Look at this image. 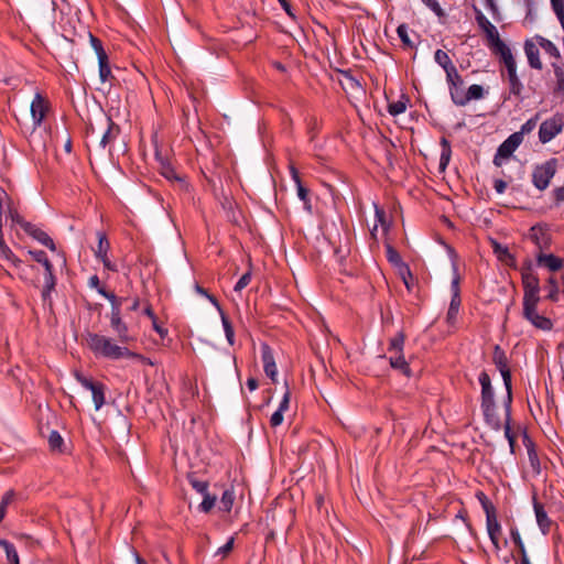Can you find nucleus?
Instances as JSON below:
<instances>
[{
  "label": "nucleus",
  "mask_w": 564,
  "mask_h": 564,
  "mask_svg": "<svg viewBox=\"0 0 564 564\" xmlns=\"http://www.w3.org/2000/svg\"><path fill=\"white\" fill-rule=\"evenodd\" d=\"M87 345L96 356L108 359H133L140 357L139 354L129 350L127 347L115 344L111 338L96 333L87 335Z\"/></svg>",
  "instance_id": "nucleus-1"
},
{
  "label": "nucleus",
  "mask_w": 564,
  "mask_h": 564,
  "mask_svg": "<svg viewBox=\"0 0 564 564\" xmlns=\"http://www.w3.org/2000/svg\"><path fill=\"white\" fill-rule=\"evenodd\" d=\"M234 542H235V538H234V536H231V538L226 542V544H225V545H223L221 547H219V549L217 550L216 554H217V555H221V556H224V557H225V556H227V555L231 552V550H232V547H234Z\"/></svg>",
  "instance_id": "nucleus-63"
},
{
  "label": "nucleus",
  "mask_w": 564,
  "mask_h": 564,
  "mask_svg": "<svg viewBox=\"0 0 564 564\" xmlns=\"http://www.w3.org/2000/svg\"><path fill=\"white\" fill-rule=\"evenodd\" d=\"M261 360L265 375L271 379L273 383H278V368L273 351L271 347L265 343L261 345Z\"/></svg>",
  "instance_id": "nucleus-15"
},
{
  "label": "nucleus",
  "mask_w": 564,
  "mask_h": 564,
  "mask_svg": "<svg viewBox=\"0 0 564 564\" xmlns=\"http://www.w3.org/2000/svg\"><path fill=\"white\" fill-rule=\"evenodd\" d=\"M251 281V273L250 272H246L245 274L241 275V278L237 281L234 290L236 292H240L242 291Z\"/></svg>",
  "instance_id": "nucleus-60"
},
{
  "label": "nucleus",
  "mask_w": 564,
  "mask_h": 564,
  "mask_svg": "<svg viewBox=\"0 0 564 564\" xmlns=\"http://www.w3.org/2000/svg\"><path fill=\"white\" fill-rule=\"evenodd\" d=\"M386 254H387V259L390 263L398 265L399 268H401L402 264H405L402 261V258H401L400 253L398 252V250L394 247H392L391 245H387Z\"/></svg>",
  "instance_id": "nucleus-43"
},
{
  "label": "nucleus",
  "mask_w": 564,
  "mask_h": 564,
  "mask_svg": "<svg viewBox=\"0 0 564 564\" xmlns=\"http://www.w3.org/2000/svg\"><path fill=\"white\" fill-rule=\"evenodd\" d=\"M195 291L198 294L206 296L210 301V303L217 308V311H220L221 306L218 300L214 295L209 294L206 289L202 288L199 284H195Z\"/></svg>",
  "instance_id": "nucleus-55"
},
{
  "label": "nucleus",
  "mask_w": 564,
  "mask_h": 564,
  "mask_svg": "<svg viewBox=\"0 0 564 564\" xmlns=\"http://www.w3.org/2000/svg\"><path fill=\"white\" fill-rule=\"evenodd\" d=\"M89 41H90L91 47L94 48L98 59L102 61L104 58H106L108 56L102 46V42L98 37L93 35L91 33H89Z\"/></svg>",
  "instance_id": "nucleus-44"
},
{
  "label": "nucleus",
  "mask_w": 564,
  "mask_h": 564,
  "mask_svg": "<svg viewBox=\"0 0 564 564\" xmlns=\"http://www.w3.org/2000/svg\"><path fill=\"white\" fill-rule=\"evenodd\" d=\"M522 143L521 133H512L509 135L497 149V153L494 158V164L496 166H501L502 159H508L512 155V153L517 150V148Z\"/></svg>",
  "instance_id": "nucleus-10"
},
{
  "label": "nucleus",
  "mask_w": 564,
  "mask_h": 564,
  "mask_svg": "<svg viewBox=\"0 0 564 564\" xmlns=\"http://www.w3.org/2000/svg\"><path fill=\"white\" fill-rule=\"evenodd\" d=\"M552 67L556 78V85L553 93L557 96L564 95V64L562 61L552 62Z\"/></svg>",
  "instance_id": "nucleus-29"
},
{
  "label": "nucleus",
  "mask_w": 564,
  "mask_h": 564,
  "mask_svg": "<svg viewBox=\"0 0 564 564\" xmlns=\"http://www.w3.org/2000/svg\"><path fill=\"white\" fill-rule=\"evenodd\" d=\"M502 405H503V409H505V422L502 423V426L505 429V436H506L507 440H509V437H514L516 436L512 433L511 426H510L512 404H510V408H507V405L505 403V399H503L502 400Z\"/></svg>",
  "instance_id": "nucleus-40"
},
{
  "label": "nucleus",
  "mask_w": 564,
  "mask_h": 564,
  "mask_svg": "<svg viewBox=\"0 0 564 564\" xmlns=\"http://www.w3.org/2000/svg\"><path fill=\"white\" fill-rule=\"evenodd\" d=\"M524 52L528 57L530 67L536 70H541L543 68V64L540 59L539 48L532 40H527L524 42Z\"/></svg>",
  "instance_id": "nucleus-20"
},
{
  "label": "nucleus",
  "mask_w": 564,
  "mask_h": 564,
  "mask_svg": "<svg viewBox=\"0 0 564 564\" xmlns=\"http://www.w3.org/2000/svg\"><path fill=\"white\" fill-rule=\"evenodd\" d=\"M534 40H535L536 44L545 52V54H547L550 57L554 58L553 62L562 61L560 50L556 47V45L552 41L543 37L542 35H535Z\"/></svg>",
  "instance_id": "nucleus-25"
},
{
  "label": "nucleus",
  "mask_w": 564,
  "mask_h": 564,
  "mask_svg": "<svg viewBox=\"0 0 564 564\" xmlns=\"http://www.w3.org/2000/svg\"><path fill=\"white\" fill-rule=\"evenodd\" d=\"M492 362L496 366V368L499 370V372L501 373V377L503 379V383L506 387V397L503 399H505V403H506L507 408H510V404H512V400H513L512 376H511V371L509 368V359H508L505 350L499 345H496L494 347Z\"/></svg>",
  "instance_id": "nucleus-4"
},
{
  "label": "nucleus",
  "mask_w": 564,
  "mask_h": 564,
  "mask_svg": "<svg viewBox=\"0 0 564 564\" xmlns=\"http://www.w3.org/2000/svg\"><path fill=\"white\" fill-rule=\"evenodd\" d=\"M528 456H529V460H530L532 468L539 473L540 471V460H539V457H538V454H536V451L534 447H532V448L529 447Z\"/></svg>",
  "instance_id": "nucleus-61"
},
{
  "label": "nucleus",
  "mask_w": 564,
  "mask_h": 564,
  "mask_svg": "<svg viewBox=\"0 0 564 564\" xmlns=\"http://www.w3.org/2000/svg\"><path fill=\"white\" fill-rule=\"evenodd\" d=\"M8 213H9V217H10L12 224H17V225L21 226V228H23V229H24V225L29 224L28 221H25L23 219V217L14 208L9 207Z\"/></svg>",
  "instance_id": "nucleus-58"
},
{
  "label": "nucleus",
  "mask_w": 564,
  "mask_h": 564,
  "mask_svg": "<svg viewBox=\"0 0 564 564\" xmlns=\"http://www.w3.org/2000/svg\"><path fill=\"white\" fill-rule=\"evenodd\" d=\"M64 440L57 431H52L48 436V446L51 451H61Z\"/></svg>",
  "instance_id": "nucleus-46"
},
{
  "label": "nucleus",
  "mask_w": 564,
  "mask_h": 564,
  "mask_svg": "<svg viewBox=\"0 0 564 564\" xmlns=\"http://www.w3.org/2000/svg\"><path fill=\"white\" fill-rule=\"evenodd\" d=\"M547 286L549 294L546 295V299H549L552 302H556L558 299V285L556 279L553 276L549 278Z\"/></svg>",
  "instance_id": "nucleus-48"
},
{
  "label": "nucleus",
  "mask_w": 564,
  "mask_h": 564,
  "mask_svg": "<svg viewBox=\"0 0 564 564\" xmlns=\"http://www.w3.org/2000/svg\"><path fill=\"white\" fill-rule=\"evenodd\" d=\"M161 173L167 180H175V181H178V182H183V178L180 177L176 174L175 170L172 166H170L169 164H166V165L163 164L162 165V172Z\"/></svg>",
  "instance_id": "nucleus-57"
},
{
  "label": "nucleus",
  "mask_w": 564,
  "mask_h": 564,
  "mask_svg": "<svg viewBox=\"0 0 564 564\" xmlns=\"http://www.w3.org/2000/svg\"><path fill=\"white\" fill-rule=\"evenodd\" d=\"M188 481L192 487L199 494L205 495L208 492V482L205 480H199L195 477L189 476Z\"/></svg>",
  "instance_id": "nucleus-49"
},
{
  "label": "nucleus",
  "mask_w": 564,
  "mask_h": 564,
  "mask_svg": "<svg viewBox=\"0 0 564 564\" xmlns=\"http://www.w3.org/2000/svg\"><path fill=\"white\" fill-rule=\"evenodd\" d=\"M536 263L540 267H545L552 272H556L562 269L563 260L553 253L539 252L536 254Z\"/></svg>",
  "instance_id": "nucleus-19"
},
{
  "label": "nucleus",
  "mask_w": 564,
  "mask_h": 564,
  "mask_svg": "<svg viewBox=\"0 0 564 564\" xmlns=\"http://www.w3.org/2000/svg\"><path fill=\"white\" fill-rule=\"evenodd\" d=\"M15 497L17 494L13 489L6 491L4 495L2 496L0 502V523L3 521L7 514L8 507L14 502Z\"/></svg>",
  "instance_id": "nucleus-36"
},
{
  "label": "nucleus",
  "mask_w": 564,
  "mask_h": 564,
  "mask_svg": "<svg viewBox=\"0 0 564 564\" xmlns=\"http://www.w3.org/2000/svg\"><path fill=\"white\" fill-rule=\"evenodd\" d=\"M410 102V99L408 96L402 95L401 98L398 101L390 102L388 105V112L391 116H398L403 113L406 110L408 104Z\"/></svg>",
  "instance_id": "nucleus-35"
},
{
  "label": "nucleus",
  "mask_w": 564,
  "mask_h": 564,
  "mask_svg": "<svg viewBox=\"0 0 564 564\" xmlns=\"http://www.w3.org/2000/svg\"><path fill=\"white\" fill-rule=\"evenodd\" d=\"M539 115L536 113L533 118L529 119L527 122H524L517 133H521V138L523 139L524 134L530 133L534 130L536 123H538Z\"/></svg>",
  "instance_id": "nucleus-53"
},
{
  "label": "nucleus",
  "mask_w": 564,
  "mask_h": 564,
  "mask_svg": "<svg viewBox=\"0 0 564 564\" xmlns=\"http://www.w3.org/2000/svg\"><path fill=\"white\" fill-rule=\"evenodd\" d=\"M0 547L6 552L9 564H20L19 555L13 543L8 540L0 539Z\"/></svg>",
  "instance_id": "nucleus-34"
},
{
  "label": "nucleus",
  "mask_w": 564,
  "mask_h": 564,
  "mask_svg": "<svg viewBox=\"0 0 564 564\" xmlns=\"http://www.w3.org/2000/svg\"><path fill=\"white\" fill-rule=\"evenodd\" d=\"M289 171L291 178L296 187L297 197L303 202L304 209L312 213L311 191L303 180V174L296 169L292 160L289 161Z\"/></svg>",
  "instance_id": "nucleus-5"
},
{
  "label": "nucleus",
  "mask_w": 564,
  "mask_h": 564,
  "mask_svg": "<svg viewBox=\"0 0 564 564\" xmlns=\"http://www.w3.org/2000/svg\"><path fill=\"white\" fill-rule=\"evenodd\" d=\"M203 496H204V499H203L199 508L203 512H209L212 510V508L215 506L216 497L210 496L208 492Z\"/></svg>",
  "instance_id": "nucleus-54"
},
{
  "label": "nucleus",
  "mask_w": 564,
  "mask_h": 564,
  "mask_svg": "<svg viewBox=\"0 0 564 564\" xmlns=\"http://www.w3.org/2000/svg\"><path fill=\"white\" fill-rule=\"evenodd\" d=\"M485 97V89L482 86L474 84L468 87L467 91L464 94H457L456 91L453 94V102L456 106H466L471 100H478Z\"/></svg>",
  "instance_id": "nucleus-16"
},
{
  "label": "nucleus",
  "mask_w": 564,
  "mask_h": 564,
  "mask_svg": "<svg viewBox=\"0 0 564 564\" xmlns=\"http://www.w3.org/2000/svg\"><path fill=\"white\" fill-rule=\"evenodd\" d=\"M56 278L54 273L44 274V288L42 290V299L44 302L51 299V292L55 289Z\"/></svg>",
  "instance_id": "nucleus-38"
},
{
  "label": "nucleus",
  "mask_w": 564,
  "mask_h": 564,
  "mask_svg": "<svg viewBox=\"0 0 564 564\" xmlns=\"http://www.w3.org/2000/svg\"><path fill=\"white\" fill-rule=\"evenodd\" d=\"M435 62L444 69L446 76L456 69L451 57L443 50H437L434 54Z\"/></svg>",
  "instance_id": "nucleus-33"
},
{
  "label": "nucleus",
  "mask_w": 564,
  "mask_h": 564,
  "mask_svg": "<svg viewBox=\"0 0 564 564\" xmlns=\"http://www.w3.org/2000/svg\"><path fill=\"white\" fill-rule=\"evenodd\" d=\"M529 239L536 246L539 252L549 250L552 243V235L546 225L538 224L530 228Z\"/></svg>",
  "instance_id": "nucleus-9"
},
{
  "label": "nucleus",
  "mask_w": 564,
  "mask_h": 564,
  "mask_svg": "<svg viewBox=\"0 0 564 564\" xmlns=\"http://www.w3.org/2000/svg\"><path fill=\"white\" fill-rule=\"evenodd\" d=\"M556 173V159H550L544 164L536 165L532 173L533 185L544 191L550 185L551 180Z\"/></svg>",
  "instance_id": "nucleus-6"
},
{
  "label": "nucleus",
  "mask_w": 564,
  "mask_h": 564,
  "mask_svg": "<svg viewBox=\"0 0 564 564\" xmlns=\"http://www.w3.org/2000/svg\"><path fill=\"white\" fill-rule=\"evenodd\" d=\"M405 338V333L400 330L395 336L389 339L388 351L391 354L393 352V355L389 357V364L391 368L399 370L402 375L410 378L412 376V370L403 354Z\"/></svg>",
  "instance_id": "nucleus-3"
},
{
  "label": "nucleus",
  "mask_w": 564,
  "mask_h": 564,
  "mask_svg": "<svg viewBox=\"0 0 564 564\" xmlns=\"http://www.w3.org/2000/svg\"><path fill=\"white\" fill-rule=\"evenodd\" d=\"M110 326L116 332L121 343H128L131 339L129 336L128 326L122 321L121 316H110Z\"/></svg>",
  "instance_id": "nucleus-27"
},
{
  "label": "nucleus",
  "mask_w": 564,
  "mask_h": 564,
  "mask_svg": "<svg viewBox=\"0 0 564 564\" xmlns=\"http://www.w3.org/2000/svg\"><path fill=\"white\" fill-rule=\"evenodd\" d=\"M564 128V113L556 112L551 118L544 120L539 129V140L547 143L554 139Z\"/></svg>",
  "instance_id": "nucleus-7"
},
{
  "label": "nucleus",
  "mask_w": 564,
  "mask_h": 564,
  "mask_svg": "<svg viewBox=\"0 0 564 564\" xmlns=\"http://www.w3.org/2000/svg\"><path fill=\"white\" fill-rule=\"evenodd\" d=\"M488 45L492 53L496 55L507 47V44L500 39V35H497L496 37L488 41Z\"/></svg>",
  "instance_id": "nucleus-52"
},
{
  "label": "nucleus",
  "mask_w": 564,
  "mask_h": 564,
  "mask_svg": "<svg viewBox=\"0 0 564 564\" xmlns=\"http://www.w3.org/2000/svg\"><path fill=\"white\" fill-rule=\"evenodd\" d=\"M88 285H89V288L95 289L100 295H101L102 291H107L105 289V286H102L100 284V280H99L98 275H96V274H94L89 278Z\"/></svg>",
  "instance_id": "nucleus-64"
},
{
  "label": "nucleus",
  "mask_w": 564,
  "mask_h": 564,
  "mask_svg": "<svg viewBox=\"0 0 564 564\" xmlns=\"http://www.w3.org/2000/svg\"><path fill=\"white\" fill-rule=\"evenodd\" d=\"M99 66V79L102 85H108V87H112L117 83V78L112 75L111 68L109 65L108 56L106 58L98 59Z\"/></svg>",
  "instance_id": "nucleus-24"
},
{
  "label": "nucleus",
  "mask_w": 564,
  "mask_h": 564,
  "mask_svg": "<svg viewBox=\"0 0 564 564\" xmlns=\"http://www.w3.org/2000/svg\"><path fill=\"white\" fill-rule=\"evenodd\" d=\"M441 144H442L443 149H442L441 159H440V167H441V170H445V167L449 163L452 151H451L449 142L445 138H442Z\"/></svg>",
  "instance_id": "nucleus-39"
},
{
  "label": "nucleus",
  "mask_w": 564,
  "mask_h": 564,
  "mask_svg": "<svg viewBox=\"0 0 564 564\" xmlns=\"http://www.w3.org/2000/svg\"><path fill=\"white\" fill-rule=\"evenodd\" d=\"M422 2L429 7L438 18H444L445 12L437 2V0H422Z\"/></svg>",
  "instance_id": "nucleus-56"
},
{
  "label": "nucleus",
  "mask_w": 564,
  "mask_h": 564,
  "mask_svg": "<svg viewBox=\"0 0 564 564\" xmlns=\"http://www.w3.org/2000/svg\"><path fill=\"white\" fill-rule=\"evenodd\" d=\"M552 9L564 28V0H551Z\"/></svg>",
  "instance_id": "nucleus-51"
},
{
  "label": "nucleus",
  "mask_w": 564,
  "mask_h": 564,
  "mask_svg": "<svg viewBox=\"0 0 564 564\" xmlns=\"http://www.w3.org/2000/svg\"><path fill=\"white\" fill-rule=\"evenodd\" d=\"M523 291H540V280L533 272V264L527 259L520 268Z\"/></svg>",
  "instance_id": "nucleus-12"
},
{
  "label": "nucleus",
  "mask_w": 564,
  "mask_h": 564,
  "mask_svg": "<svg viewBox=\"0 0 564 564\" xmlns=\"http://www.w3.org/2000/svg\"><path fill=\"white\" fill-rule=\"evenodd\" d=\"M540 291H523V313L530 314L531 311L536 310L540 302Z\"/></svg>",
  "instance_id": "nucleus-31"
},
{
  "label": "nucleus",
  "mask_w": 564,
  "mask_h": 564,
  "mask_svg": "<svg viewBox=\"0 0 564 564\" xmlns=\"http://www.w3.org/2000/svg\"><path fill=\"white\" fill-rule=\"evenodd\" d=\"M492 247L499 261L503 262L508 267L516 268V258L509 252L508 247L501 246L497 241H494Z\"/></svg>",
  "instance_id": "nucleus-28"
},
{
  "label": "nucleus",
  "mask_w": 564,
  "mask_h": 564,
  "mask_svg": "<svg viewBox=\"0 0 564 564\" xmlns=\"http://www.w3.org/2000/svg\"><path fill=\"white\" fill-rule=\"evenodd\" d=\"M218 312L220 313V316H221V323H223V326H224L226 338H227L228 343L230 345H232L234 344V338H235L234 327H232L229 318L224 313V311L220 308V311H218Z\"/></svg>",
  "instance_id": "nucleus-41"
},
{
  "label": "nucleus",
  "mask_w": 564,
  "mask_h": 564,
  "mask_svg": "<svg viewBox=\"0 0 564 564\" xmlns=\"http://www.w3.org/2000/svg\"><path fill=\"white\" fill-rule=\"evenodd\" d=\"M474 11H475V18H476L477 24L486 33L488 41H490L491 39L499 35L496 26L490 23V21L484 15V13L476 6H474Z\"/></svg>",
  "instance_id": "nucleus-22"
},
{
  "label": "nucleus",
  "mask_w": 564,
  "mask_h": 564,
  "mask_svg": "<svg viewBox=\"0 0 564 564\" xmlns=\"http://www.w3.org/2000/svg\"><path fill=\"white\" fill-rule=\"evenodd\" d=\"M76 380L87 390L91 391L93 401L95 404V409L98 411L102 408L106 402L105 391L106 387L102 382L95 381L90 378L85 377L80 372H75Z\"/></svg>",
  "instance_id": "nucleus-8"
},
{
  "label": "nucleus",
  "mask_w": 564,
  "mask_h": 564,
  "mask_svg": "<svg viewBox=\"0 0 564 564\" xmlns=\"http://www.w3.org/2000/svg\"><path fill=\"white\" fill-rule=\"evenodd\" d=\"M479 383L481 386L480 408L484 420L490 429L499 431L502 427V421L498 414V409L495 402V392L491 379L486 371L480 372Z\"/></svg>",
  "instance_id": "nucleus-2"
},
{
  "label": "nucleus",
  "mask_w": 564,
  "mask_h": 564,
  "mask_svg": "<svg viewBox=\"0 0 564 564\" xmlns=\"http://www.w3.org/2000/svg\"><path fill=\"white\" fill-rule=\"evenodd\" d=\"M523 316L538 329L551 330L553 327L552 321L549 317L538 314L536 310L531 311L530 314L523 313Z\"/></svg>",
  "instance_id": "nucleus-23"
},
{
  "label": "nucleus",
  "mask_w": 564,
  "mask_h": 564,
  "mask_svg": "<svg viewBox=\"0 0 564 564\" xmlns=\"http://www.w3.org/2000/svg\"><path fill=\"white\" fill-rule=\"evenodd\" d=\"M107 121V130L102 134L99 147L101 149H106L108 145H110L120 134V127L112 121L110 117H106Z\"/></svg>",
  "instance_id": "nucleus-21"
},
{
  "label": "nucleus",
  "mask_w": 564,
  "mask_h": 564,
  "mask_svg": "<svg viewBox=\"0 0 564 564\" xmlns=\"http://www.w3.org/2000/svg\"><path fill=\"white\" fill-rule=\"evenodd\" d=\"M487 525V532L490 538V541L495 547V550L498 552L500 551V543H499V536L501 534V525L498 521V518H492L486 520Z\"/></svg>",
  "instance_id": "nucleus-26"
},
{
  "label": "nucleus",
  "mask_w": 564,
  "mask_h": 564,
  "mask_svg": "<svg viewBox=\"0 0 564 564\" xmlns=\"http://www.w3.org/2000/svg\"><path fill=\"white\" fill-rule=\"evenodd\" d=\"M506 67V75L509 83V93L516 97H520L523 91V84L517 74V63L509 64Z\"/></svg>",
  "instance_id": "nucleus-17"
},
{
  "label": "nucleus",
  "mask_w": 564,
  "mask_h": 564,
  "mask_svg": "<svg viewBox=\"0 0 564 564\" xmlns=\"http://www.w3.org/2000/svg\"><path fill=\"white\" fill-rule=\"evenodd\" d=\"M498 55L500 56V59L505 64V66L516 62V59L511 53V50L508 46L502 52H500Z\"/></svg>",
  "instance_id": "nucleus-62"
},
{
  "label": "nucleus",
  "mask_w": 564,
  "mask_h": 564,
  "mask_svg": "<svg viewBox=\"0 0 564 564\" xmlns=\"http://www.w3.org/2000/svg\"><path fill=\"white\" fill-rule=\"evenodd\" d=\"M30 108L33 120V127L35 129L41 126L44 118L46 117L50 109V102L44 96L37 93L35 94Z\"/></svg>",
  "instance_id": "nucleus-11"
},
{
  "label": "nucleus",
  "mask_w": 564,
  "mask_h": 564,
  "mask_svg": "<svg viewBox=\"0 0 564 564\" xmlns=\"http://www.w3.org/2000/svg\"><path fill=\"white\" fill-rule=\"evenodd\" d=\"M397 33L405 48H413L415 45L413 41L409 36V31L406 24H400L397 29Z\"/></svg>",
  "instance_id": "nucleus-42"
},
{
  "label": "nucleus",
  "mask_w": 564,
  "mask_h": 564,
  "mask_svg": "<svg viewBox=\"0 0 564 564\" xmlns=\"http://www.w3.org/2000/svg\"><path fill=\"white\" fill-rule=\"evenodd\" d=\"M533 509L535 513L536 523L541 530V532L546 535L550 533L551 528L556 525V523L549 518L547 512L545 511L544 505L540 502L536 498V495L532 497Z\"/></svg>",
  "instance_id": "nucleus-13"
},
{
  "label": "nucleus",
  "mask_w": 564,
  "mask_h": 564,
  "mask_svg": "<svg viewBox=\"0 0 564 564\" xmlns=\"http://www.w3.org/2000/svg\"><path fill=\"white\" fill-rule=\"evenodd\" d=\"M101 296L107 299L111 304L110 316H121V306L126 299L119 297L115 293L109 291H102Z\"/></svg>",
  "instance_id": "nucleus-32"
},
{
  "label": "nucleus",
  "mask_w": 564,
  "mask_h": 564,
  "mask_svg": "<svg viewBox=\"0 0 564 564\" xmlns=\"http://www.w3.org/2000/svg\"><path fill=\"white\" fill-rule=\"evenodd\" d=\"M481 507L486 513V520L497 518L496 507L490 500H485Z\"/></svg>",
  "instance_id": "nucleus-59"
},
{
  "label": "nucleus",
  "mask_w": 564,
  "mask_h": 564,
  "mask_svg": "<svg viewBox=\"0 0 564 564\" xmlns=\"http://www.w3.org/2000/svg\"><path fill=\"white\" fill-rule=\"evenodd\" d=\"M400 275L408 291H411L413 286V275L408 264L401 265Z\"/></svg>",
  "instance_id": "nucleus-47"
},
{
  "label": "nucleus",
  "mask_w": 564,
  "mask_h": 564,
  "mask_svg": "<svg viewBox=\"0 0 564 564\" xmlns=\"http://www.w3.org/2000/svg\"><path fill=\"white\" fill-rule=\"evenodd\" d=\"M0 257L13 263L15 267H18L21 263V260L15 257V254L8 247V245L0 249Z\"/></svg>",
  "instance_id": "nucleus-50"
},
{
  "label": "nucleus",
  "mask_w": 564,
  "mask_h": 564,
  "mask_svg": "<svg viewBox=\"0 0 564 564\" xmlns=\"http://www.w3.org/2000/svg\"><path fill=\"white\" fill-rule=\"evenodd\" d=\"M24 231L33 237L35 240H37L43 246L47 247L50 250L55 251L56 246L53 241V239L42 229L37 228L36 226L32 224H25L24 225Z\"/></svg>",
  "instance_id": "nucleus-18"
},
{
  "label": "nucleus",
  "mask_w": 564,
  "mask_h": 564,
  "mask_svg": "<svg viewBox=\"0 0 564 564\" xmlns=\"http://www.w3.org/2000/svg\"><path fill=\"white\" fill-rule=\"evenodd\" d=\"M97 237H98V246L95 251L96 258L102 262L104 267L107 270L117 272L118 271L117 265L115 263H112L108 258V251L110 249V243L107 239L106 234L98 231Z\"/></svg>",
  "instance_id": "nucleus-14"
},
{
  "label": "nucleus",
  "mask_w": 564,
  "mask_h": 564,
  "mask_svg": "<svg viewBox=\"0 0 564 564\" xmlns=\"http://www.w3.org/2000/svg\"><path fill=\"white\" fill-rule=\"evenodd\" d=\"M447 84L449 86V95L453 100V94L456 91L457 94H464L463 85L464 80L462 76L458 74L457 69L453 70L446 76Z\"/></svg>",
  "instance_id": "nucleus-30"
},
{
  "label": "nucleus",
  "mask_w": 564,
  "mask_h": 564,
  "mask_svg": "<svg viewBox=\"0 0 564 564\" xmlns=\"http://www.w3.org/2000/svg\"><path fill=\"white\" fill-rule=\"evenodd\" d=\"M235 501V492L232 489H226L219 501V509L224 512H230Z\"/></svg>",
  "instance_id": "nucleus-37"
},
{
  "label": "nucleus",
  "mask_w": 564,
  "mask_h": 564,
  "mask_svg": "<svg viewBox=\"0 0 564 564\" xmlns=\"http://www.w3.org/2000/svg\"><path fill=\"white\" fill-rule=\"evenodd\" d=\"M510 538H511L512 542L514 543L516 547L518 549L519 554L520 555L527 554L524 543H523L520 532L517 528L510 529Z\"/></svg>",
  "instance_id": "nucleus-45"
}]
</instances>
